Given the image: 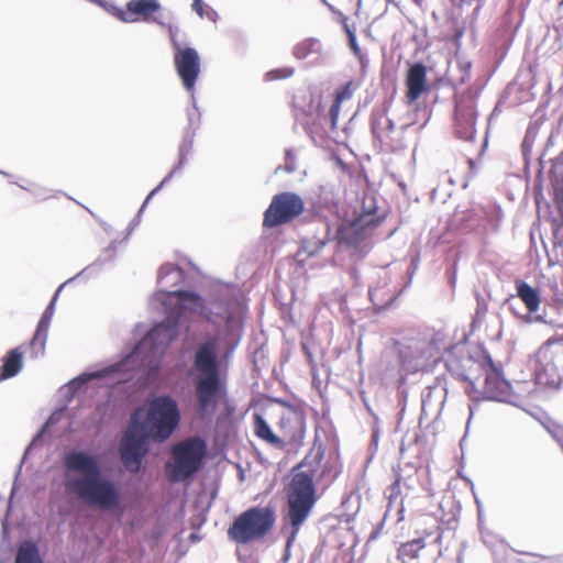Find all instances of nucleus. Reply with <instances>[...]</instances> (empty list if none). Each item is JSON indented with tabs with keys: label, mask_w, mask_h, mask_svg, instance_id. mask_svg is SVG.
Segmentation results:
<instances>
[{
	"label": "nucleus",
	"mask_w": 563,
	"mask_h": 563,
	"mask_svg": "<svg viewBox=\"0 0 563 563\" xmlns=\"http://www.w3.org/2000/svg\"><path fill=\"white\" fill-rule=\"evenodd\" d=\"M19 187L29 191L30 194H32V196L37 201H44L48 198L54 197L52 189H48V188L40 186V185H32L31 187H25L23 185H19Z\"/></svg>",
	"instance_id": "f704fd0d"
},
{
	"label": "nucleus",
	"mask_w": 563,
	"mask_h": 563,
	"mask_svg": "<svg viewBox=\"0 0 563 563\" xmlns=\"http://www.w3.org/2000/svg\"><path fill=\"white\" fill-rule=\"evenodd\" d=\"M229 342L220 334H208L196 343L189 355V376L194 382L197 412L200 418L214 416L218 406L227 399V379L221 373Z\"/></svg>",
	"instance_id": "20e7f679"
},
{
	"label": "nucleus",
	"mask_w": 563,
	"mask_h": 563,
	"mask_svg": "<svg viewBox=\"0 0 563 563\" xmlns=\"http://www.w3.org/2000/svg\"><path fill=\"white\" fill-rule=\"evenodd\" d=\"M173 55L174 66L183 87L187 92L194 91L201 71V60L197 49L187 46Z\"/></svg>",
	"instance_id": "ddd939ff"
},
{
	"label": "nucleus",
	"mask_w": 563,
	"mask_h": 563,
	"mask_svg": "<svg viewBox=\"0 0 563 563\" xmlns=\"http://www.w3.org/2000/svg\"><path fill=\"white\" fill-rule=\"evenodd\" d=\"M208 455L207 441L194 435L170 449V459L166 463V475L170 483L191 481L205 466Z\"/></svg>",
	"instance_id": "0eeeda50"
},
{
	"label": "nucleus",
	"mask_w": 563,
	"mask_h": 563,
	"mask_svg": "<svg viewBox=\"0 0 563 563\" xmlns=\"http://www.w3.org/2000/svg\"><path fill=\"white\" fill-rule=\"evenodd\" d=\"M340 110H341V104L333 101V103L331 104V107L329 109L328 114H321V117L328 118V125L330 126L331 131H333L334 133H336L335 129H336Z\"/></svg>",
	"instance_id": "e433bc0d"
},
{
	"label": "nucleus",
	"mask_w": 563,
	"mask_h": 563,
	"mask_svg": "<svg viewBox=\"0 0 563 563\" xmlns=\"http://www.w3.org/2000/svg\"><path fill=\"white\" fill-rule=\"evenodd\" d=\"M466 383L465 393L470 397L471 400H481L483 399V390L479 391L476 387V383L468 376V379L464 380Z\"/></svg>",
	"instance_id": "4c0bfd02"
},
{
	"label": "nucleus",
	"mask_w": 563,
	"mask_h": 563,
	"mask_svg": "<svg viewBox=\"0 0 563 563\" xmlns=\"http://www.w3.org/2000/svg\"><path fill=\"white\" fill-rule=\"evenodd\" d=\"M46 341H47V333L41 334L40 338H36V332L34 333V335L29 344L30 356L32 358H38L44 355Z\"/></svg>",
	"instance_id": "72a5a7b5"
},
{
	"label": "nucleus",
	"mask_w": 563,
	"mask_h": 563,
	"mask_svg": "<svg viewBox=\"0 0 563 563\" xmlns=\"http://www.w3.org/2000/svg\"><path fill=\"white\" fill-rule=\"evenodd\" d=\"M349 41V46L351 48V51L353 52V54L357 57H361V48L358 46V43H357V38H356V34H350V37L347 38Z\"/></svg>",
	"instance_id": "49530a36"
},
{
	"label": "nucleus",
	"mask_w": 563,
	"mask_h": 563,
	"mask_svg": "<svg viewBox=\"0 0 563 563\" xmlns=\"http://www.w3.org/2000/svg\"><path fill=\"white\" fill-rule=\"evenodd\" d=\"M292 74H294L292 68H277V69H273L269 73H267V76H269L272 79H282V78L291 77Z\"/></svg>",
	"instance_id": "a19ab883"
},
{
	"label": "nucleus",
	"mask_w": 563,
	"mask_h": 563,
	"mask_svg": "<svg viewBox=\"0 0 563 563\" xmlns=\"http://www.w3.org/2000/svg\"><path fill=\"white\" fill-rule=\"evenodd\" d=\"M63 465L69 473L65 486L82 505L101 512L121 516L125 510L120 485L102 473L99 457L85 450L70 449L63 456Z\"/></svg>",
	"instance_id": "7ed1b4c3"
},
{
	"label": "nucleus",
	"mask_w": 563,
	"mask_h": 563,
	"mask_svg": "<svg viewBox=\"0 0 563 563\" xmlns=\"http://www.w3.org/2000/svg\"><path fill=\"white\" fill-rule=\"evenodd\" d=\"M305 210L302 198L290 191L277 194L273 197L264 213L263 225L276 228L288 223L301 214Z\"/></svg>",
	"instance_id": "9d476101"
},
{
	"label": "nucleus",
	"mask_w": 563,
	"mask_h": 563,
	"mask_svg": "<svg viewBox=\"0 0 563 563\" xmlns=\"http://www.w3.org/2000/svg\"><path fill=\"white\" fill-rule=\"evenodd\" d=\"M378 440H379V431H378V429H373L372 437H371V448L372 446L376 448L378 444Z\"/></svg>",
	"instance_id": "603ef678"
},
{
	"label": "nucleus",
	"mask_w": 563,
	"mask_h": 563,
	"mask_svg": "<svg viewBox=\"0 0 563 563\" xmlns=\"http://www.w3.org/2000/svg\"><path fill=\"white\" fill-rule=\"evenodd\" d=\"M189 93H190V100H189V104L186 109L187 125L185 128L194 129V130L198 131L201 126L202 112L199 109V107L197 106L195 92L191 91Z\"/></svg>",
	"instance_id": "2f4dec72"
},
{
	"label": "nucleus",
	"mask_w": 563,
	"mask_h": 563,
	"mask_svg": "<svg viewBox=\"0 0 563 563\" xmlns=\"http://www.w3.org/2000/svg\"><path fill=\"white\" fill-rule=\"evenodd\" d=\"M284 169L288 174H292L297 170V164H296V154L292 148H287L285 151V164Z\"/></svg>",
	"instance_id": "ea45409f"
},
{
	"label": "nucleus",
	"mask_w": 563,
	"mask_h": 563,
	"mask_svg": "<svg viewBox=\"0 0 563 563\" xmlns=\"http://www.w3.org/2000/svg\"><path fill=\"white\" fill-rule=\"evenodd\" d=\"M274 508L254 506L241 512L228 529L229 539L238 544H249L264 538L274 527Z\"/></svg>",
	"instance_id": "6e6552de"
},
{
	"label": "nucleus",
	"mask_w": 563,
	"mask_h": 563,
	"mask_svg": "<svg viewBox=\"0 0 563 563\" xmlns=\"http://www.w3.org/2000/svg\"><path fill=\"white\" fill-rule=\"evenodd\" d=\"M322 459L323 453L320 452L314 455L312 461H309V457L306 456L299 464V467H306L307 470L296 473L290 482L287 494V517L291 526V533L287 538L286 547L280 559L284 563H288L291 556L290 549L296 536L317 501L313 474Z\"/></svg>",
	"instance_id": "423d86ee"
},
{
	"label": "nucleus",
	"mask_w": 563,
	"mask_h": 563,
	"mask_svg": "<svg viewBox=\"0 0 563 563\" xmlns=\"http://www.w3.org/2000/svg\"><path fill=\"white\" fill-rule=\"evenodd\" d=\"M552 162H553V167L555 169L563 166V151L560 153L559 156H556L554 159H552Z\"/></svg>",
	"instance_id": "bf43d9fd"
},
{
	"label": "nucleus",
	"mask_w": 563,
	"mask_h": 563,
	"mask_svg": "<svg viewBox=\"0 0 563 563\" xmlns=\"http://www.w3.org/2000/svg\"><path fill=\"white\" fill-rule=\"evenodd\" d=\"M353 91L351 89V82H347L335 90L334 102L342 103V101L351 99Z\"/></svg>",
	"instance_id": "58836bf2"
},
{
	"label": "nucleus",
	"mask_w": 563,
	"mask_h": 563,
	"mask_svg": "<svg viewBox=\"0 0 563 563\" xmlns=\"http://www.w3.org/2000/svg\"><path fill=\"white\" fill-rule=\"evenodd\" d=\"M483 5H484V2H476V7L474 8L473 13H472V15L474 18H476L478 15V13L482 10Z\"/></svg>",
	"instance_id": "052dcab7"
},
{
	"label": "nucleus",
	"mask_w": 563,
	"mask_h": 563,
	"mask_svg": "<svg viewBox=\"0 0 563 563\" xmlns=\"http://www.w3.org/2000/svg\"><path fill=\"white\" fill-rule=\"evenodd\" d=\"M64 411L63 410H57V411H54L48 418L47 420L45 421V423L43 426H46V429L48 430V428L55 426L62 418Z\"/></svg>",
	"instance_id": "a18cd8bd"
},
{
	"label": "nucleus",
	"mask_w": 563,
	"mask_h": 563,
	"mask_svg": "<svg viewBox=\"0 0 563 563\" xmlns=\"http://www.w3.org/2000/svg\"><path fill=\"white\" fill-rule=\"evenodd\" d=\"M153 195L150 192L147 195V197L145 198V200L143 201L141 208L139 209V216H142L143 211L145 210V208L147 207L148 202H151V200L153 199Z\"/></svg>",
	"instance_id": "6e6d98bb"
},
{
	"label": "nucleus",
	"mask_w": 563,
	"mask_h": 563,
	"mask_svg": "<svg viewBox=\"0 0 563 563\" xmlns=\"http://www.w3.org/2000/svg\"><path fill=\"white\" fill-rule=\"evenodd\" d=\"M23 368V351L21 346L10 350L3 357L1 378L15 377Z\"/></svg>",
	"instance_id": "5701e85b"
},
{
	"label": "nucleus",
	"mask_w": 563,
	"mask_h": 563,
	"mask_svg": "<svg viewBox=\"0 0 563 563\" xmlns=\"http://www.w3.org/2000/svg\"><path fill=\"white\" fill-rule=\"evenodd\" d=\"M90 2L101 7L109 14L123 23L145 22L166 26V21L159 14L162 11L159 0H129L125 4V9L104 0Z\"/></svg>",
	"instance_id": "1a4fd4ad"
},
{
	"label": "nucleus",
	"mask_w": 563,
	"mask_h": 563,
	"mask_svg": "<svg viewBox=\"0 0 563 563\" xmlns=\"http://www.w3.org/2000/svg\"><path fill=\"white\" fill-rule=\"evenodd\" d=\"M253 420H254V432L257 438H260V439L266 441L267 443L273 444L277 448H283V445H284L283 440L273 432L271 426L268 424V422L265 420V418L262 415L254 413Z\"/></svg>",
	"instance_id": "a878e982"
},
{
	"label": "nucleus",
	"mask_w": 563,
	"mask_h": 563,
	"mask_svg": "<svg viewBox=\"0 0 563 563\" xmlns=\"http://www.w3.org/2000/svg\"><path fill=\"white\" fill-rule=\"evenodd\" d=\"M165 27L167 29V32L169 35L170 44L173 47V53L177 52L178 49H183V48L187 47L178 40V34H179L180 30L177 25L166 22Z\"/></svg>",
	"instance_id": "c9c22d12"
},
{
	"label": "nucleus",
	"mask_w": 563,
	"mask_h": 563,
	"mask_svg": "<svg viewBox=\"0 0 563 563\" xmlns=\"http://www.w3.org/2000/svg\"><path fill=\"white\" fill-rule=\"evenodd\" d=\"M68 284L69 283H67V280L65 283H63L60 286H58V288L56 289L55 294L53 295L49 303L45 308V310L42 313L41 319H40V321L37 323V327H36V338H40L41 334L48 333V329H49V324H51L52 318L54 316L55 305H56L57 298H58L59 294L62 292L63 288L66 285H68Z\"/></svg>",
	"instance_id": "cd10ccee"
},
{
	"label": "nucleus",
	"mask_w": 563,
	"mask_h": 563,
	"mask_svg": "<svg viewBox=\"0 0 563 563\" xmlns=\"http://www.w3.org/2000/svg\"><path fill=\"white\" fill-rule=\"evenodd\" d=\"M342 25L347 35V38L350 37V34H355V30L350 27V25L347 23V18L345 15H342Z\"/></svg>",
	"instance_id": "3c124183"
},
{
	"label": "nucleus",
	"mask_w": 563,
	"mask_h": 563,
	"mask_svg": "<svg viewBox=\"0 0 563 563\" xmlns=\"http://www.w3.org/2000/svg\"><path fill=\"white\" fill-rule=\"evenodd\" d=\"M559 316L558 318H548L547 321H542L541 323L550 324L555 328H563V302L559 303Z\"/></svg>",
	"instance_id": "79ce46f5"
},
{
	"label": "nucleus",
	"mask_w": 563,
	"mask_h": 563,
	"mask_svg": "<svg viewBox=\"0 0 563 563\" xmlns=\"http://www.w3.org/2000/svg\"><path fill=\"white\" fill-rule=\"evenodd\" d=\"M46 433H47L46 426H42L40 428V430L35 433V435L32 438V440L29 443V445L24 450L23 456H22V459L20 461V464H19L16 473H15L14 483H13V486H12V489H11V494H10V498H9V503H8V511H10V509H11L12 499H13V496H14V494L16 492V482H18V478H19V476L21 474L22 466H23L24 462L26 461L27 456L31 454V452L35 448L42 445Z\"/></svg>",
	"instance_id": "b1692460"
},
{
	"label": "nucleus",
	"mask_w": 563,
	"mask_h": 563,
	"mask_svg": "<svg viewBox=\"0 0 563 563\" xmlns=\"http://www.w3.org/2000/svg\"><path fill=\"white\" fill-rule=\"evenodd\" d=\"M117 243V240L112 241L106 249L102 250L101 254L95 262L87 265L74 277L67 279V283H73L78 278L89 279L91 277L98 276L106 264L112 263L115 260L118 253Z\"/></svg>",
	"instance_id": "a211bd4d"
},
{
	"label": "nucleus",
	"mask_w": 563,
	"mask_h": 563,
	"mask_svg": "<svg viewBox=\"0 0 563 563\" xmlns=\"http://www.w3.org/2000/svg\"><path fill=\"white\" fill-rule=\"evenodd\" d=\"M470 411L471 412H470V418H468V421H467V424H466V429L468 428L470 421H471V419L473 417V409H472V407H470Z\"/></svg>",
	"instance_id": "69168bd1"
},
{
	"label": "nucleus",
	"mask_w": 563,
	"mask_h": 563,
	"mask_svg": "<svg viewBox=\"0 0 563 563\" xmlns=\"http://www.w3.org/2000/svg\"><path fill=\"white\" fill-rule=\"evenodd\" d=\"M305 131L317 146H324L327 140H333L335 133L328 125V118L320 113L305 124Z\"/></svg>",
	"instance_id": "aec40b11"
},
{
	"label": "nucleus",
	"mask_w": 563,
	"mask_h": 563,
	"mask_svg": "<svg viewBox=\"0 0 563 563\" xmlns=\"http://www.w3.org/2000/svg\"><path fill=\"white\" fill-rule=\"evenodd\" d=\"M497 34L503 38L501 46L507 49L510 46L515 35V29L510 24V12L504 15L501 25L497 30Z\"/></svg>",
	"instance_id": "473e14b6"
},
{
	"label": "nucleus",
	"mask_w": 563,
	"mask_h": 563,
	"mask_svg": "<svg viewBox=\"0 0 563 563\" xmlns=\"http://www.w3.org/2000/svg\"><path fill=\"white\" fill-rule=\"evenodd\" d=\"M542 124H543L542 120H534V121H531L527 128L522 144H521L522 155H523L526 165L530 164V159H531V155H532V146L538 137V134L540 132Z\"/></svg>",
	"instance_id": "bb28decb"
},
{
	"label": "nucleus",
	"mask_w": 563,
	"mask_h": 563,
	"mask_svg": "<svg viewBox=\"0 0 563 563\" xmlns=\"http://www.w3.org/2000/svg\"><path fill=\"white\" fill-rule=\"evenodd\" d=\"M141 221V216H139V213L131 220V222L129 223L128 225V229H126V235L124 238V240L126 241L129 239V236L131 235V233L133 232V230L139 225Z\"/></svg>",
	"instance_id": "de8ad7c7"
},
{
	"label": "nucleus",
	"mask_w": 563,
	"mask_h": 563,
	"mask_svg": "<svg viewBox=\"0 0 563 563\" xmlns=\"http://www.w3.org/2000/svg\"><path fill=\"white\" fill-rule=\"evenodd\" d=\"M477 110L473 97L463 96L456 98L454 111V133L457 139L473 142L476 134Z\"/></svg>",
	"instance_id": "f8f14e48"
},
{
	"label": "nucleus",
	"mask_w": 563,
	"mask_h": 563,
	"mask_svg": "<svg viewBox=\"0 0 563 563\" xmlns=\"http://www.w3.org/2000/svg\"><path fill=\"white\" fill-rule=\"evenodd\" d=\"M192 9L194 11L200 16V18H203L205 16V11H203V4H202V0L200 2H194L192 3ZM217 15V12L213 11V10H210V12L206 13V16L209 19V20H213L214 16Z\"/></svg>",
	"instance_id": "c03bdc74"
},
{
	"label": "nucleus",
	"mask_w": 563,
	"mask_h": 563,
	"mask_svg": "<svg viewBox=\"0 0 563 563\" xmlns=\"http://www.w3.org/2000/svg\"><path fill=\"white\" fill-rule=\"evenodd\" d=\"M0 174L4 175V176H5V177H8V178H11V177H12V175H10V174H8V173H5V172L1 170V169H0Z\"/></svg>",
	"instance_id": "338daca9"
},
{
	"label": "nucleus",
	"mask_w": 563,
	"mask_h": 563,
	"mask_svg": "<svg viewBox=\"0 0 563 563\" xmlns=\"http://www.w3.org/2000/svg\"><path fill=\"white\" fill-rule=\"evenodd\" d=\"M522 554H526V555H531V556H538V558H541L542 560L545 561V563H555L556 562V559L553 558V556H544V555H540V554H537V553H531V552H521Z\"/></svg>",
	"instance_id": "8fccbe9b"
},
{
	"label": "nucleus",
	"mask_w": 563,
	"mask_h": 563,
	"mask_svg": "<svg viewBox=\"0 0 563 563\" xmlns=\"http://www.w3.org/2000/svg\"><path fill=\"white\" fill-rule=\"evenodd\" d=\"M153 195L150 192L147 195V197L145 198V200L143 201L141 208L139 209V216H142L143 211L145 210V208L147 207L148 202H151V200L153 199Z\"/></svg>",
	"instance_id": "864d4df0"
},
{
	"label": "nucleus",
	"mask_w": 563,
	"mask_h": 563,
	"mask_svg": "<svg viewBox=\"0 0 563 563\" xmlns=\"http://www.w3.org/2000/svg\"><path fill=\"white\" fill-rule=\"evenodd\" d=\"M389 102L380 108H374L369 118L373 137L385 146H393L395 141V122L387 117Z\"/></svg>",
	"instance_id": "2eb2a0df"
},
{
	"label": "nucleus",
	"mask_w": 563,
	"mask_h": 563,
	"mask_svg": "<svg viewBox=\"0 0 563 563\" xmlns=\"http://www.w3.org/2000/svg\"><path fill=\"white\" fill-rule=\"evenodd\" d=\"M536 384L543 387L558 389L561 385V377L556 373L553 363H547L536 368Z\"/></svg>",
	"instance_id": "393cba45"
},
{
	"label": "nucleus",
	"mask_w": 563,
	"mask_h": 563,
	"mask_svg": "<svg viewBox=\"0 0 563 563\" xmlns=\"http://www.w3.org/2000/svg\"><path fill=\"white\" fill-rule=\"evenodd\" d=\"M153 195L150 192L147 195V197L145 198V200L143 201L141 208L139 209V216H142L143 211L145 210V208L147 207L148 202H151V200L153 199Z\"/></svg>",
	"instance_id": "13d9d810"
},
{
	"label": "nucleus",
	"mask_w": 563,
	"mask_h": 563,
	"mask_svg": "<svg viewBox=\"0 0 563 563\" xmlns=\"http://www.w3.org/2000/svg\"><path fill=\"white\" fill-rule=\"evenodd\" d=\"M186 166V164H180L179 161H177L173 168L170 169V172L162 179V181L158 184V185H162V187L164 188L170 180L172 178L178 173L180 172L184 167Z\"/></svg>",
	"instance_id": "37998d69"
},
{
	"label": "nucleus",
	"mask_w": 563,
	"mask_h": 563,
	"mask_svg": "<svg viewBox=\"0 0 563 563\" xmlns=\"http://www.w3.org/2000/svg\"><path fill=\"white\" fill-rule=\"evenodd\" d=\"M378 223L379 219L375 212L365 210L354 221L341 223L333 238L336 239L340 244L356 246L364 240V229L367 227L375 228Z\"/></svg>",
	"instance_id": "4468645a"
},
{
	"label": "nucleus",
	"mask_w": 563,
	"mask_h": 563,
	"mask_svg": "<svg viewBox=\"0 0 563 563\" xmlns=\"http://www.w3.org/2000/svg\"><path fill=\"white\" fill-rule=\"evenodd\" d=\"M13 563H44L38 544L32 539H24L18 544Z\"/></svg>",
	"instance_id": "4be33fe9"
},
{
	"label": "nucleus",
	"mask_w": 563,
	"mask_h": 563,
	"mask_svg": "<svg viewBox=\"0 0 563 563\" xmlns=\"http://www.w3.org/2000/svg\"><path fill=\"white\" fill-rule=\"evenodd\" d=\"M408 70L406 74V98L409 103L417 101L422 93L430 90V85L427 81L428 68L427 66L418 60L413 63H407Z\"/></svg>",
	"instance_id": "dca6fc26"
},
{
	"label": "nucleus",
	"mask_w": 563,
	"mask_h": 563,
	"mask_svg": "<svg viewBox=\"0 0 563 563\" xmlns=\"http://www.w3.org/2000/svg\"><path fill=\"white\" fill-rule=\"evenodd\" d=\"M467 365H473L471 357L463 360L452 358L446 362L449 373L457 380L464 382L468 379Z\"/></svg>",
	"instance_id": "7c9ffc66"
},
{
	"label": "nucleus",
	"mask_w": 563,
	"mask_h": 563,
	"mask_svg": "<svg viewBox=\"0 0 563 563\" xmlns=\"http://www.w3.org/2000/svg\"><path fill=\"white\" fill-rule=\"evenodd\" d=\"M163 189L162 185H157L152 191L151 194L153 196L157 195L161 190Z\"/></svg>",
	"instance_id": "680f3d73"
},
{
	"label": "nucleus",
	"mask_w": 563,
	"mask_h": 563,
	"mask_svg": "<svg viewBox=\"0 0 563 563\" xmlns=\"http://www.w3.org/2000/svg\"><path fill=\"white\" fill-rule=\"evenodd\" d=\"M559 8H560V11L563 12V0L560 1Z\"/></svg>",
	"instance_id": "774afa93"
},
{
	"label": "nucleus",
	"mask_w": 563,
	"mask_h": 563,
	"mask_svg": "<svg viewBox=\"0 0 563 563\" xmlns=\"http://www.w3.org/2000/svg\"><path fill=\"white\" fill-rule=\"evenodd\" d=\"M153 195L150 192L147 195V197L145 198V200L143 201L141 208L139 209V216H142L143 211L145 210V208L147 207L148 202H151V200L153 199Z\"/></svg>",
	"instance_id": "4d7b16f0"
},
{
	"label": "nucleus",
	"mask_w": 563,
	"mask_h": 563,
	"mask_svg": "<svg viewBox=\"0 0 563 563\" xmlns=\"http://www.w3.org/2000/svg\"><path fill=\"white\" fill-rule=\"evenodd\" d=\"M102 228H103V230H104L107 233H109V232H110V225H109V224L103 223V224H102Z\"/></svg>",
	"instance_id": "0e129e2a"
},
{
	"label": "nucleus",
	"mask_w": 563,
	"mask_h": 563,
	"mask_svg": "<svg viewBox=\"0 0 563 563\" xmlns=\"http://www.w3.org/2000/svg\"><path fill=\"white\" fill-rule=\"evenodd\" d=\"M553 131H551V133L548 135V139H547V144H545V148L544 151L541 153V155L538 157L539 162H540V165L543 164V157L545 155V151L553 145Z\"/></svg>",
	"instance_id": "09e8293b"
},
{
	"label": "nucleus",
	"mask_w": 563,
	"mask_h": 563,
	"mask_svg": "<svg viewBox=\"0 0 563 563\" xmlns=\"http://www.w3.org/2000/svg\"><path fill=\"white\" fill-rule=\"evenodd\" d=\"M197 131L194 129L184 128L181 141L178 145V158L180 164L188 163V156L191 154L195 143Z\"/></svg>",
	"instance_id": "c756f323"
},
{
	"label": "nucleus",
	"mask_w": 563,
	"mask_h": 563,
	"mask_svg": "<svg viewBox=\"0 0 563 563\" xmlns=\"http://www.w3.org/2000/svg\"><path fill=\"white\" fill-rule=\"evenodd\" d=\"M485 372L483 399L500 402H510L511 384L504 377L499 368L488 353H485L481 364Z\"/></svg>",
	"instance_id": "9b49d317"
},
{
	"label": "nucleus",
	"mask_w": 563,
	"mask_h": 563,
	"mask_svg": "<svg viewBox=\"0 0 563 563\" xmlns=\"http://www.w3.org/2000/svg\"><path fill=\"white\" fill-rule=\"evenodd\" d=\"M516 290L519 299L525 303L527 313L522 317L527 323H540L547 321V313H537L540 306V292L525 280L516 282Z\"/></svg>",
	"instance_id": "f3484780"
},
{
	"label": "nucleus",
	"mask_w": 563,
	"mask_h": 563,
	"mask_svg": "<svg viewBox=\"0 0 563 563\" xmlns=\"http://www.w3.org/2000/svg\"><path fill=\"white\" fill-rule=\"evenodd\" d=\"M319 225L321 227L320 234H314L311 238L301 240L300 251L307 253L309 257L318 255L332 239L329 221L322 219L319 221Z\"/></svg>",
	"instance_id": "6ab92c4d"
},
{
	"label": "nucleus",
	"mask_w": 563,
	"mask_h": 563,
	"mask_svg": "<svg viewBox=\"0 0 563 563\" xmlns=\"http://www.w3.org/2000/svg\"><path fill=\"white\" fill-rule=\"evenodd\" d=\"M426 547L423 538H417L406 543H402L398 549V559L402 563H408L407 560H415L419 556V552Z\"/></svg>",
	"instance_id": "c85d7f7f"
},
{
	"label": "nucleus",
	"mask_w": 563,
	"mask_h": 563,
	"mask_svg": "<svg viewBox=\"0 0 563 563\" xmlns=\"http://www.w3.org/2000/svg\"><path fill=\"white\" fill-rule=\"evenodd\" d=\"M400 487V477L398 476L397 479L395 481V483L393 484V489L397 488L399 489Z\"/></svg>",
	"instance_id": "e2e57ef3"
},
{
	"label": "nucleus",
	"mask_w": 563,
	"mask_h": 563,
	"mask_svg": "<svg viewBox=\"0 0 563 563\" xmlns=\"http://www.w3.org/2000/svg\"><path fill=\"white\" fill-rule=\"evenodd\" d=\"M153 195L150 192L147 195V197L145 198V200L143 201L141 208L139 209V216H142L143 211L145 210V208L147 207L148 202H151V200L153 199Z\"/></svg>",
	"instance_id": "5fc2aeb1"
},
{
	"label": "nucleus",
	"mask_w": 563,
	"mask_h": 563,
	"mask_svg": "<svg viewBox=\"0 0 563 563\" xmlns=\"http://www.w3.org/2000/svg\"><path fill=\"white\" fill-rule=\"evenodd\" d=\"M322 43L314 37H308L297 43L292 48V55L300 60L316 62L321 57Z\"/></svg>",
	"instance_id": "412c9836"
},
{
	"label": "nucleus",
	"mask_w": 563,
	"mask_h": 563,
	"mask_svg": "<svg viewBox=\"0 0 563 563\" xmlns=\"http://www.w3.org/2000/svg\"><path fill=\"white\" fill-rule=\"evenodd\" d=\"M185 277L179 267L166 263L158 269L157 284L159 289L153 295L151 305H159L165 318L155 323L153 328L135 344L132 351L120 361L88 373H82L68 384L73 394L84 389L96 379L113 378L117 375L128 374L132 371H142L147 376H156L161 369L163 356L179 334V325L188 302L180 300L174 289Z\"/></svg>",
	"instance_id": "f257e3e1"
},
{
	"label": "nucleus",
	"mask_w": 563,
	"mask_h": 563,
	"mask_svg": "<svg viewBox=\"0 0 563 563\" xmlns=\"http://www.w3.org/2000/svg\"><path fill=\"white\" fill-rule=\"evenodd\" d=\"M180 420L178 402L167 394L150 398L144 408L137 409L120 448V459L126 471L139 472L151 443L166 442L178 429Z\"/></svg>",
	"instance_id": "f03ea898"
},
{
	"label": "nucleus",
	"mask_w": 563,
	"mask_h": 563,
	"mask_svg": "<svg viewBox=\"0 0 563 563\" xmlns=\"http://www.w3.org/2000/svg\"><path fill=\"white\" fill-rule=\"evenodd\" d=\"M180 300L188 302L187 309L199 312L213 327V334H220L229 342L228 352L224 358H230L242 338V325L236 317L239 301L229 291L214 296L208 303L195 291L178 290Z\"/></svg>",
	"instance_id": "39448f33"
}]
</instances>
